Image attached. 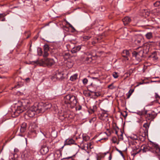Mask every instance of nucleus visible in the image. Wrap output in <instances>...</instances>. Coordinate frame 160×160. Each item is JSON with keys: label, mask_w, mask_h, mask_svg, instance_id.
Here are the masks:
<instances>
[{"label": "nucleus", "mask_w": 160, "mask_h": 160, "mask_svg": "<svg viewBox=\"0 0 160 160\" xmlns=\"http://www.w3.org/2000/svg\"><path fill=\"white\" fill-rule=\"evenodd\" d=\"M32 101L31 99H24L19 101L17 103V108L14 112L15 116H18L19 114L26 110L29 107Z\"/></svg>", "instance_id": "nucleus-1"}, {"label": "nucleus", "mask_w": 160, "mask_h": 160, "mask_svg": "<svg viewBox=\"0 0 160 160\" xmlns=\"http://www.w3.org/2000/svg\"><path fill=\"white\" fill-rule=\"evenodd\" d=\"M42 103H35L30 107L27 112L26 114L30 117H33L35 113H42L44 111V107Z\"/></svg>", "instance_id": "nucleus-2"}, {"label": "nucleus", "mask_w": 160, "mask_h": 160, "mask_svg": "<svg viewBox=\"0 0 160 160\" xmlns=\"http://www.w3.org/2000/svg\"><path fill=\"white\" fill-rule=\"evenodd\" d=\"M140 50L136 52L134 51L132 53V56L135 57L136 59L139 62L141 60V58L143 56V54H147L149 51V48L147 45H144L143 47L140 46L138 48Z\"/></svg>", "instance_id": "nucleus-3"}, {"label": "nucleus", "mask_w": 160, "mask_h": 160, "mask_svg": "<svg viewBox=\"0 0 160 160\" xmlns=\"http://www.w3.org/2000/svg\"><path fill=\"white\" fill-rule=\"evenodd\" d=\"M63 101L67 107L71 108H73L77 103L75 97L71 94H68L65 96Z\"/></svg>", "instance_id": "nucleus-4"}, {"label": "nucleus", "mask_w": 160, "mask_h": 160, "mask_svg": "<svg viewBox=\"0 0 160 160\" xmlns=\"http://www.w3.org/2000/svg\"><path fill=\"white\" fill-rule=\"evenodd\" d=\"M140 149L143 152L150 151L155 154L156 156L160 155V148L157 144H154L152 148H150L147 145H142L141 146Z\"/></svg>", "instance_id": "nucleus-5"}, {"label": "nucleus", "mask_w": 160, "mask_h": 160, "mask_svg": "<svg viewBox=\"0 0 160 160\" xmlns=\"http://www.w3.org/2000/svg\"><path fill=\"white\" fill-rule=\"evenodd\" d=\"M32 62L36 63L40 66H44L46 65L48 67L54 65L55 63L53 59L49 58H45L44 60H37L32 61Z\"/></svg>", "instance_id": "nucleus-6"}, {"label": "nucleus", "mask_w": 160, "mask_h": 160, "mask_svg": "<svg viewBox=\"0 0 160 160\" xmlns=\"http://www.w3.org/2000/svg\"><path fill=\"white\" fill-rule=\"evenodd\" d=\"M31 154L29 150H27L24 151L22 155L21 158L22 160H28L31 159Z\"/></svg>", "instance_id": "nucleus-7"}, {"label": "nucleus", "mask_w": 160, "mask_h": 160, "mask_svg": "<svg viewBox=\"0 0 160 160\" xmlns=\"http://www.w3.org/2000/svg\"><path fill=\"white\" fill-rule=\"evenodd\" d=\"M157 114L154 112H152L150 113H147L145 114V117L146 119L148 120H152L156 117Z\"/></svg>", "instance_id": "nucleus-8"}, {"label": "nucleus", "mask_w": 160, "mask_h": 160, "mask_svg": "<svg viewBox=\"0 0 160 160\" xmlns=\"http://www.w3.org/2000/svg\"><path fill=\"white\" fill-rule=\"evenodd\" d=\"M49 151L48 147L46 145H42L40 152V153L42 155L46 154Z\"/></svg>", "instance_id": "nucleus-9"}, {"label": "nucleus", "mask_w": 160, "mask_h": 160, "mask_svg": "<svg viewBox=\"0 0 160 160\" xmlns=\"http://www.w3.org/2000/svg\"><path fill=\"white\" fill-rule=\"evenodd\" d=\"M141 151V150L139 148V147L138 146L134 147L132 148V151L131 152L132 155L134 157L137 154L140 152Z\"/></svg>", "instance_id": "nucleus-10"}, {"label": "nucleus", "mask_w": 160, "mask_h": 160, "mask_svg": "<svg viewBox=\"0 0 160 160\" xmlns=\"http://www.w3.org/2000/svg\"><path fill=\"white\" fill-rule=\"evenodd\" d=\"M148 135L147 131L145 132L142 131V132H140L139 136L138 137V139L142 142L145 140L146 137Z\"/></svg>", "instance_id": "nucleus-11"}, {"label": "nucleus", "mask_w": 160, "mask_h": 160, "mask_svg": "<svg viewBox=\"0 0 160 160\" xmlns=\"http://www.w3.org/2000/svg\"><path fill=\"white\" fill-rule=\"evenodd\" d=\"M74 141L72 138H68L64 142V146L70 145L74 143Z\"/></svg>", "instance_id": "nucleus-12"}, {"label": "nucleus", "mask_w": 160, "mask_h": 160, "mask_svg": "<svg viewBox=\"0 0 160 160\" xmlns=\"http://www.w3.org/2000/svg\"><path fill=\"white\" fill-rule=\"evenodd\" d=\"M143 38L142 37H140V38H138L135 41V43L138 45H143Z\"/></svg>", "instance_id": "nucleus-13"}, {"label": "nucleus", "mask_w": 160, "mask_h": 160, "mask_svg": "<svg viewBox=\"0 0 160 160\" xmlns=\"http://www.w3.org/2000/svg\"><path fill=\"white\" fill-rule=\"evenodd\" d=\"M124 24L125 25L128 24L131 21V19L128 17H126L122 19Z\"/></svg>", "instance_id": "nucleus-14"}, {"label": "nucleus", "mask_w": 160, "mask_h": 160, "mask_svg": "<svg viewBox=\"0 0 160 160\" xmlns=\"http://www.w3.org/2000/svg\"><path fill=\"white\" fill-rule=\"evenodd\" d=\"M81 46H78L73 47L71 50V52L72 53H75L78 52L81 49Z\"/></svg>", "instance_id": "nucleus-15"}, {"label": "nucleus", "mask_w": 160, "mask_h": 160, "mask_svg": "<svg viewBox=\"0 0 160 160\" xmlns=\"http://www.w3.org/2000/svg\"><path fill=\"white\" fill-rule=\"evenodd\" d=\"M26 123L25 122L23 123L21 126L20 132L22 133L24 132L26 130Z\"/></svg>", "instance_id": "nucleus-16"}, {"label": "nucleus", "mask_w": 160, "mask_h": 160, "mask_svg": "<svg viewBox=\"0 0 160 160\" xmlns=\"http://www.w3.org/2000/svg\"><path fill=\"white\" fill-rule=\"evenodd\" d=\"M108 117V114L106 112H102L100 116L99 117V118L102 120H105Z\"/></svg>", "instance_id": "nucleus-17"}, {"label": "nucleus", "mask_w": 160, "mask_h": 160, "mask_svg": "<svg viewBox=\"0 0 160 160\" xmlns=\"http://www.w3.org/2000/svg\"><path fill=\"white\" fill-rule=\"evenodd\" d=\"M129 55V51L127 50H125L123 51L122 53V56L126 58V59L128 60V57Z\"/></svg>", "instance_id": "nucleus-18"}, {"label": "nucleus", "mask_w": 160, "mask_h": 160, "mask_svg": "<svg viewBox=\"0 0 160 160\" xmlns=\"http://www.w3.org/2000/svg\"><path fill=\"white\" fill-rule=\"evenodd\" d=\"M62 76L63 74L62 73L58 72L56 73V74L54 75V77L57 78V79L59 80L62 78Z\"/></svg>", "instance_id": "nucleus-19"}, {"label": "nucleus", "mask_w": 160, "mask_h": 160, "mask_svg": "<svg viewBox=\"0 0 160 160\" xmlns=\"http://www.w3.org/2000/svg\"><path fill=\"white\" fill-rule=\"evenodd\" d=\"M73 62L71 60H68L66 63V66L68 68L72 67L73 65Z\"/></svg>", "instance_id": "nucleus-20"}, {"label": "nucleus", "mask_w": 160, "mask_h": 160, "mask_svg": "<svg viewBox=\"0 0 160 160\" xmlns=\"http://www.w3.org/2000/svg\"><path fill=\"white\" fill-rule=\"evenodd\" d=\"M145 36L147 39H150L153 38L152 33L151 32H148L145 34Z\"/></svg>", "instance_id": "nucleus-21"}, {"label": "nucleus", "mask_w": 160, "mask_h": 160, "mask_svg": "<svg viewBox=\"0 0 160 160\" xmlns=\"http://www.w3.org/2000/svg\"><path fill=\"white\" fill-rule=\"evenodd\" d=\"M78 74L77 73H75L73 75L71 76L70 80L72 81H74L76 80L78 78Z\"/></svg>", "instance_id": "nucleus-22"}, {"label": "nucleus", "mask_w": 160, "mask_h": 160, "mask_svg": "<svg viewBox=\"0 0 160 160\" xmlns=\"http://www.w3.org/2000/svg\"><path fill=\"white\" fill-rule=\"evenodd\" d=\"M149 126V124L148 123H145L143 125V127L145 128L144 130H143L144 132H145L147 131V133L148 132V130Z\"/></svg>", "instance_id": "nucleus-23"}, {"label": "nucleus", "mask_w": 160, "mask_h": 160, "mask_svg": "<svg viewBox=\"0 0 160 160\" xmlns=\"http://www.w3.org/2000/svg\"><path fill=\"white\" fill-rule=\"evenodd\" d=\"M92 36L91 35H89L88 36H83V40L84 41H86L89 39L90 38H92Z\"/></svg>", "instance_id": "nucleus-24"}, {"label": "nucleus", "mask_w": 160, "mask_h": 160, "mask_svg": "<svg viewBox=\"0 0 160 160\" xmlns=\"http://www.w3.org/2000/svg\"><path fill=\"white\" fill-rule=\"evenodd\" d=\"M134 90L133 89H130L128 93H127L126 94V95L127 96V98L128 99L129 98L131 95L133 93V92H134Z\"/></svg>", "instance_id": "nucleus-25"}, {"label": "nucleus", "mask_w": 160, "mask_h": 160, "mask_svg": "<svg viewBox=\"0 0 160 160\" xmlns=\"http://www.w3.org/2000/svg\"><path fill=\"white\" fill-rule=\"evenodd\" d=\"M147 111H143L141 112H139L137 113V114L140 116H145V114H147Z\"/></svg>", "instance_id": "nucleus-26"}, {"label": "nucleus", "mask_w": 160, "mask_h": 160, "mask_svg": "<svg viewBox=\"0 0 160 160\" xmlns=\"http://www.w3.org/2000/svg\"><path fill=\"white\" fill-rule=\"evenodd\" d=\"M155 98L156 99L157 102L160 103V97L157 93H155Z\"/></svg>", "instance_id": "nucleus-27"}, {"label": "nucleus", "mask_w": 160, "mask_h": 160, "mask_svg": "<svg viewBox=\"0 0 160 160\" xmlns=\"http://www.w3.org/2000/svg\"><path fill=\"white\" fill-rule=\"evenodd\" d=\"M90 92L94 94V95L95 96V97H94L95 98H97L99 96H100V94L99 92H92V91H90Z\"/></svg>", "instance_id": "nucleus-28"}, {"label": "nucleus", "mask_w": 160, "mask_h": 160, "mask_svg": "<svg viewBox=\"0 0 160 160\" xmlns=\"http://www.w3.org/2000/svg\"><path fill=\"white\" fill-rule=\"evenodd\" d=\"M92 59L91 55H89L88 57H87L86 59V60L88 61V62H91Z\"/></svg>", "instance_id": "nucleus-29"}, {"label": "nucleus", "mask_w": 160, "mask_h": 160, "mask_svg": "<svg viewBox=\"0 0 160 160\" xmlns=\"http://www.w3.org/2000/svg\"><path fill=\"white\" fill-rule=\"evenodd\" d=\"M44 51H48L49 50V47L48 44H45L44 46Z\"/></svg>", "instance_id": "nucleus-30"}, {"label": "nucleus", "mask_w": 160, "mask_h": 160, "mask_svg": "<svg viewBox=\"0 0 160 160\" xmlns=\"http://www.w3.org/2000/svg\"><path fill=\"white\" fill-rule=\"evenodd\" d=\"M38 54L40 56H41L42 55V52L41 48H39L38 49Z\"/></svg>", "instance_id": "nucleus-31"}, {"label": "nucleus", "mask_w": 160, "mask_h": 160, "mask_svg": "<svg viewBox=\"0 0 160 160\" xmlns=\"http://www.w3.org/2000/svg\"><path fill=\"white\" fill-rule=\"evenodd\" d=\"M131 138L134 140L138 139V137L135 134H133L131 136Z\"/></svg>", "instance_id": "nucleus-32"}, {"label": "nucleus", "mask_w": 160, "mask_h": 160, "mask_svg": "<svg viewBox=\"0 0 160 160\" xmlns=\"http://www.w3.org/2000/svg\"><path fill=\"white\" fill-rule=\"evenodd\" d=\"M87 148L88 149L89 148L90 149L92 148L93 147L92 146V143L91 142L88 143L87 144Z\"/></svg>", "instance_id": "nucleus-33"}, {"label": "nucleus", "mask_w": 160, "mask_h": 160, "mask_svg": "<svg viewBox=\"0 0 160 160\" xmlns=\"http://www.w3.org/2000/svg\"><path fill=\"white\" fill-rule=\"evenodd\" d=\"M155 7H158L160 6V1H157L153 4Z\"/></svg>", "instance_id": "nucleus-34"}, {"label": "nucleus", "mask_w": 160, "mask_h": 160, "mask_svg": "<svg viewBox=\"0 0 160 160\" xmlns=\"http://www.w3.org/2000/svg\"><path fill=\"white\" fill-rule=\"evenodd\" d=\"M112 76L113 77L115 78H118V75L117 73L115 72L113 73Z\"/></svg>", "instance_id": "nucleus-35"}, {"label": "nucleus", "mask_w": 160, "mask_h": 160, "mask_svg": "<svg viewBox=\"0 0 160 160\" xmlns=\"http://www.w3.org/2000/svg\"><path fill=\"white\" fill-rule=\"evenodd\" d=\"M48 52V51H44V53L43 55L44 57H46L48 56L49 54Z\"/></svg>", "instance_id": "nucleus-36"}, {"label": "nucleus", "mask_w": 160, "mask_h": 160, "mask_svg": "<svg viewBox=\"0 0 160 160\" xmlns=\"http://www.w3.org/2000/svg\"><path fill=\"white\" fill-rule=\"evenodd\" d=\"M82 82L84 84H86L88 82V80L86 78H84L82 80Z\"/></svg>", "instance_id": "nucleus-37"}, {"label": "nucleus", "mask_w": 160, "mask_h": 160, "mask_svg": "<svg viewBox=\"0 0 160 160\" xmlns=\"http://www.w3.org/2000/svg\"><path fill=\"white\" fill-rule=\"evenodd\" d=\"M108 87L111 89H112L114 88V87L113 85V84H111L108 85Z\"/></svg>", "instance_id": "nucleus-38"}, {"label": "nucleus", "mask_w": 160, "mask_h": 160, "mask_svg": "<svg viewBox=\"0 0 160 160\" xmlns=\"http://www.w3.org/2000/svg\"><path fill=\"white\" fill-rule=\"evenodd\" d=\"M116 149L117 151H118V152H119L122 155V156L123 157L124 155H123V154L122 152L118 148H116Z\"/></svg>", "instance_id": "nucleus-39"}, {"label": "nucleus", "mask_w": 160, "mask_h": 160, "mask_svg": "<svg viewBox=\"0 0 160 160\" xmlns=\"http://www.w3.org/2000/svg\"><path fill=\"white\" fill-rule=\"evenodd\" d=\"M6 15V14L4 13L0 14V21L1 18L4 17Z\"/></svg>", "instance_id": "nucleus-40"}, {"label": "nucleus", "mask_w": 160, "mask_h": 160, "mask_svg": "<svg viewBox=\"0 0 160 160\" xmlns=\"http://www.w3.org/2000/svg\"><path fill=\"white\" fill-rule=\"evenodd\" d=\"M67 23L68 24L69 27H70L72 29H73L74 30H75V29L74 28V27L71 24H70L68 22Z\"/></svg>", "instance_id": "nucleus-41"}, {"label": "nucleus", "mask_w": 160, "mask_h": 160, "mask_svg": "<svg viewBox=\"0 0 160 160\" xmlns=\"http://www.w3.org/2000/svg\"><path fill=\"white\" fill-rule=\"evenodd\" d=\"M94 25V23H92L91 24V27L89 28V27H87L86 28V29L87 30H89L90 29H91V28H92V27Z\"/></svg>", "instance_id": "nucleus-42"}, {"label": "nucleus", "mask_w": 160, "mask_h": 160, "mask_svg": "<svg viewBox=\"0 0 160 160\" xmlns=\"http://www.w3.org/2000/svg\"><path fill=\"white\" fill-rule=\"evenodd\" d=\"M81 108L82 106L80 105H79L78 106H77L76 108V109L77 110H81Z\"/></svg>", "instance_id": "nucleus-43"}, {"label": "nucleus", "mask_w": 160, "mask_h": 160, "mask_svg": "<svg viewBox=\"0 0 160 160\" xmlns=\"http://www.w3.org/2000/svg\"><path fill=\"white\" fill-rule=\"evenodd\" d=\"M124 113H125V114H124L123 113H122L121 114L125 118L127 116V113L126 111L124 112Z\"/></svg>", "instance_id": "nucleus-44"}, {"label": "nucleus", "mask_w": 160, "mask_h": 160, "mask_svg": "<svg viewBox=\"0 0 160 160\" xmlns=\"http://www.w3.org/2000/svg\"><path fill=\"white\" fill-rule=\"evenodd\" d=\"M112 142L114 143H116V138L115 137H113L112 138Z\"/></svg>", "instance_id": "nucleus-45"}, {"label": "nucleus", "mask_w": 160, "mask_h": 160, "mask_svg": "<svg viewBox=\"0 0 160 160\" xmlns=\"http://www.w3.org/2000/svg\"><path fill=\"white\" fill-rule=\"evenodd\" d=\"M72 157H68L65 158V159H69L70 160H73V159L72 158Z\"/></svg>", "instance_id": "nucleus-46"}, {"label": "nucleus", "mask_w": 160, "mask_h": 160, "mask_svg": "<svg viewBox=\"0 0 160 160\" xmlns=\"http://www.w3.org/2000/svg\"><path fill=\"white\" fill-rule=\"evenodd\" d=\"M96 106H93V109H92V112H94V111H95V109H96Z\"/></svg>", "instance_id": "nucleus-47"}, {"label": "nucleus", "mask_w": 160, "mask_h": 160, "mask_svg": "<svg viewBox=\"0 0 160 160\" xmlns=\"http://www.w3.org/2000/svg\"><path fill=\"white\" fill-rule=\"evenodd\" d=\"M96 120V118L95 117H94L92 120H91L90 121V122H91L92 121H94Z\"/></svg>", "instance_id": "nucleus-48"}, {"label": "nucleus", "mask_w": 160, "mask_h": 160, "mask_svg": "<svg viewBox=\"0 0 160 160\" xmlns=\"http://www.w3.org/2000/svg\"><path fill=\"white\" fill-rule=\"evenodd\" d=\"M151 82H160V81H151Z\"/></svg>", "instance_id": "nucleus-49"}, {"label": "nucleus", "mask_w": 160, "mask_h": 160, "mask_svg": "<svg viewBox=\"0 0 160 160\" xmlns=\"http://www.w3.org/2000/svg\"><path fill=\"white\" fill-rule=\"evenodd\" d=\"M5 21V18H4V17L2 19H1V20L0 21Z\"/></svg>", "instance_id": "nucleus-50"}, {"label": "nucleus", "mask_w": 160, "mask_h": 160, "mask_svg": "<svg viewBox=\"0 0 160 160\" xmlns=\"http://www.w3.org/2000/svg\"><path fill=\"white\" fill-rule=\"evenodd\" d=\"M143 83H144V82L143 81H142V82H139L138 85H137V86H138L139 85L142 84Z\"/></svg>", "instance_id": "nucleus-51"}, {"label": "nucleus", "mask_w": 160, "mask_h": 160, "mask_svg": "<svg viewBox=\"0 0 160 160\" xmlns=\"http://www.w3.org/2000/svg\"><path fill=\"white\" fill-rule=\"evenodd\" d=\"M30 78H26V79H25V80L27 82H28V81H30Z\"/></svg>", "instance_id": "nucleus-52"}, {"label": "nucleus", "mask_w": 160, "mask_h": 160, "mask_svg": "<svg viewBox=\"0 0 160 160\" xmlns=\"http://www.w3.org/2000/svg\"><path fill=\"white\" fill-rule=\"evenodd\" d=\"M14 151L15 152H17L18 151V149L16 148L14 150Z\"/></svg>", "instance_id": "nucleus-53"}, {"label": "nucleus", "mask_w": 160, "mask_h": 160, "mask_svg": "<svg viewBox=\"0 0 160 160\" xmlns=\"http://www.w3.org/2000/svg\"><path fill=\"white\" fill-rule=\"evenodd\" d=\"M112 159V156L111 155H110L109 157V160H111Z\"/></svg>", "instance_id": "nucleus-54"}, {"label": "nucleus", "mask_w": 160, "mask_h": 160, "mask_svg": "<svg viewBox=\"0 0 160 160\" xmlns=\"http://www.w3.org/2000/svg\"><path fill=\"white\" fill-rule=\"evenodd\" d=\"M92 78L93 79H98V78H96V77H93V78Z\"/></svg>", "instance_id": "nucleus-55"}, {"label": "nucleus", "mask_w": 160, "mask_h": 160, "mask_svg": "<svg viewBox=\"0 0 160 160\" xmlns=\"http://www.w3.org/2000/svg\"><path fill=\"white\" fill-rule=\"evenodd\" d=\"M97 160H100V158L99 157H98L97 158Z\"/></svg>", "instance_id": "nucleus-56"}, {"label": "nucleus", "mask_w": 160, "mask_h": 160, "mask_svg": "<svg viewBox=\"0 0 160 160\" xmlns=\"http://www.w3.org/2000/svg\"><path fill=\"white\" fill-rule=\"evenodd\" d=\"M115 133L116 134H118V132L117 131H115Z\"/></svg>", "instance_id": "nucleus-57"}, {"label": "nucleus", "mask_w": 160, "mask_h": 160, "mask_svg": "<svg viewBox=\"0 0 160 160\" xmlns=\"http://www.w3.org/2000/svg\"><path fill=\"white\" fill-rule=\"evenodd\" d=\"M37 38V37L36 36V37H34V38H35V39H36Z\"/></svg>", "instance_id": "nucleus-58"}, {"label": "nucleus", "mask_w": 160, "mask_h": 160, "mask_svg": "<svg viewBox=\"0 0 160 160\" xmlns=\"http://www.w3.org/2000/svg\"><path fill=\"white\" fill-rule=\"evenodd\" d=\"M83 139H84V140H85V141H86V140H87L85 139V137H83Z\"/></svg>", "instance_id": "nucleus-59"}, {"label": "nucleus", "mask_w": 160, "mask_h": 160, "mask_svg": "<svg viewBox=\"0 0 160 160\" xmlns=\"http://www.w3.org/2000/svg\"><path fill=\"white\" fill-rule=\"evenodd\" d=\"M159 77H156L155 78H158Z\"/></svg>", "instance_id": "nucleus-60"}, {"label": "nucleus", "mask_w": 160, "mask_h": 160, "mask_svg": "<svg viewBox=\"0 0 160 160\" xmlns=\"http://www.w3.org/2000/svg\"><path fill=\"white\" fill-rule=\"evenodd\" d=\"M43 1H45V2H47L49 0H43Z\"/></svg>", "instance_id": "nucleus-61"}, {"label": "nucleus", "mask_w": 160, "mask_h": 160, "mask_svg": "<svg viewBox=\"0 0 160 160\" xmlns=\"http://www.w3.org/2000/svg\"><path fill=\"white\" fill-rule=\"evenodd\" d=\"M107 153H108V152H107V153H105V155H106Z\"/></svg>", "instance_id": "nucleus-62"}, {"label": "nucleus", "mask_w": 160, "mask_h": 160, "mask_svg": "<svg viewBox=\"0 0 160 160\" xmlns=\"http://www.w3.org/2000/svg\"><path fill=\"white\" fill-rule=\"evenodd\" d=\"M159 45L160 46V42L159 43Z\"/></svg>", "instance_id": "nucleus-63"}, {"label": "nucleus", "mask_w": 160, "mask_h": 160, "mask_svg": "<svg viewBox=\"0 0 160 160\" xmlns=\"http://www.w3.org/2000/svg\"><path fill=\"white\" fill-rule=\"evenodd\" d=\"M26 141L27 142V139L26 138Z\"/></svg>", "instance_id": "nucleus-64"}]
</instances>
